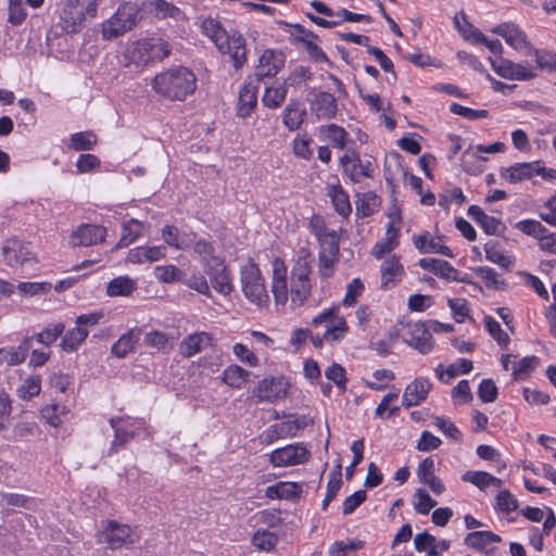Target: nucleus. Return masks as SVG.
I'll return each instance as SVG.
<instances>
[{"instance_id": "nucleus-41", "label": "nucleus", "mask_w": 556, "mask_h": 556, "mask_svg": "<svg viewBox=\"0 0 556 556\" xmlns=\"http://www.w3.org/2000/svg\"><path fill=\"white\" fill-rule=\"evenodd\" d=\"M88 333L89 332L86 328H80L76 325L75 328L70 329L62 338L60 343L61 349L66 353L76 351L79 345L87 339Z\"/></svg>"}, {"instance_id": "nucleus-10", "label": "nucleus", "mask_w": 556, "mask_h": 556, "mask_svg": "<svg viewBox=\"0 0 556 556\" xmlns=\"http://www.w3.org/2000/svg\"><path fill=\"white\" fill-rule=\"evenodd\" d=\"M309 459V452L302 443L288 444L274 450L268 462L273 467H291L305 464Z\"/></svg>"}, {"instance_id": "nucleus-2", "label": "nucleus", "mask_w": 556, "mask_h": 556, "mask_svg": "<svg viewBox=\"0 0 556 556\" xmlns=\"http://www.w3.org/2000/svg\"><path fill=\"white\" fill-rule=\"evenodd\" d=\"M202 31L216 46L218 51L229 54L235 68H240L247 61L245 39L237 31L229 34L222 26L220 22L207 17L202 22Z\"/></svg>"}, {"instance_id": "nucleus-50", "label": "nucleus", "mask_w": 556, "mask_h": 556, "mask_svg": "<svg viewBox=\"0 0 556 556\" xmlns=\"http://www.w3.org/2000/svg\"><path fill=\"white\" fill-rule=\"evenodd\" d=\"M41 391V380L39 376H28L21 387L17 389L18 397L23 400H30L37 396Z\"/></svg>"}, {"instance_id": "nucleus-49", "label": "nucleus", "mask_w": 556, "mask_h": 556, "mask_svg": "<svg viewBox=\"0 0 556 556\" xmlns=\"http://www.w3.org/2000/svg\"><path fill=\"white\" fill-rule=\"evenodd\" d=\"M287 97V88L285 86L268 87L262 98V102L269 109L279 108Z\"/></svg>"}, {"instance_id": "nucleus-20", "label": "nucleus", "mask_w": 556, "mask_h": 556, "mask_svg": "<svg viewBox=\"0 0 556 556\" xmlns=\"http://www.w3.org/2000/svg\"><path fill=\"white\" fill-rule=\"evenodd\" d=\"M285 60L280 52L274 50H266L260 58V63L255 71V77L257 80L270 78L277 75L280 68L283 66Z\"/></svg>"}, {"instance_id": "nucleus-30", "label": "nucleus", "mask_w": 556, "mask_h": 556, "mask_svg": "<svg viewBox=\"0 0 556 556\" xmlns=\"http://www.w3.org/2000/svg\"><path fill=\"white\" fill-rule=\"evenodd\" d=\"M538 162L516 163L501 172V176L511 184L532 178L538 170Z\"/></svg>"}, {"instance_id": "nucleus-47", "label": "nucleus", "mask_w": 556, "mask_h": 556, "mask_svg": "<svg viewBox=\"0 0 556 556\" xmlns=\"http://www.w3.org/2000/svg\"><path fill=\"white\" fill-rule=\"evenodd\" d=\"M403 274V267L399 260L391 257L386 260L381 265V286L387 288L390 282H393L396 276Z\"/></svg>"}, {"instance_id": "nucleus-3", "label": "nucleus", "mask_w": 556, "mask_h": 556, "mask_svg": "<svg viewBox=\"0 0 556 556\" xmlns=\"http://www.w3.org/2000/svg\"><path fill=\"white\" fill-rule=\"evenodd\" d=\"M98 0H66L61 15V27L68 34L80 31L86 22L96 17Z\"/></svg>"}, {"instance_id": "nucleus-36", "label": "nucleus", "mask_w": 556, "mask_h": 556, "mask_svg": "<svg viewBox=\"0 0 556 556\" xmlns=\"http://www.w3.org/2000/svg\"><path fill=\"white\" fill-rule=\"evenodd\" d=\"M137 289V282L128 276H118L109 281L106 294L111 298L129 296Z\"/></svg>"}, {"instance_id": "nucleus-6", "label": "nucleus", "mask_w": 556, "mask_h": 556, "mask_svg": "<svg viewBox=\"0 0 556 556\" xmlns=\"http://www.w3.org/2000/svg\"><path fill=\"white\" fill-rule=\"evenodd\" d=\"M240 281L244 296L257 306L267 305L269 295L265 287V280L258 266L254 262H248L241 267Z\"/></svg>"}, {"instance_id": "nucleus-7", "label": "nucleus", "mask_w": 556, "mask_h": 556, "mask_svg": "<svg viewBox=\"0 0 556 556\" xmlns=\"http://www.w3.org/2000/svg\"><path fill=\"white\" fill-rule=\"evenodd\" d=\"M137 13L135 4L125 3L121 5L115 14L103 23V38L112 40L130 30L137 24Z\"/></svg>"}, {"instance_id": "nucleus-19", "label": "nucleus", "mask_w": 556, "mask_h": 556, "mask_svg": "<svg viewBox=\"0 0 556 556\" xmlns=\"http://www.w3.org/2000/svg\"><path fill=\"white\" fill-rule=\"evenodd\" d=\"M213 341V336L210 332L200 331L191 333L184 338L179 343V353L186 358L192 357L193 355L212 346Z\"/></svg>"}, {"instance_id": "nucleus-23", "label": "nucleus", "mask_w": 556, "mask_h": 556, "mask_svg": "<svg viewBox=\"0 0 556 556\" xmlns=\"http://www.w3.org/2000/svg\"><path fill=\"white\" fill-rule=\"evenodd\" d=\"M501 536L492 531H475L466 535L464 543L475 551L482 553L485 556H491L495 547H490L492 543L501 542Z\"/></svg>"}, {"instance_id": "nucleus-11", "label": "nucleus", "mask_w": 556, "mask_h": 556, "mask_svg": "<svg viewBox=\"0 0 556 556\" xmlns=\"http://www.w3.org/2000/svg\"><path fill=\"white\" fill-rule=\"evenodd\" d=\"M493 71L501 77L511 80H531L538 74L532 66H526L520 63H515L502 56L492 59L489 58Z\"/></svg>"}, {"instance_id": "nucleus-29", "label": "nucleus", "mask_w": 556, "mask_h": 556, "mask_svg": "<svg viewBox=\"0 0 556 556\" xmlns=\"http://www.w3.org/2000/svg\"><path fill=\"white\" fill-rule=\"evenodd\" d=\"M257 104V87L245 84L239 91L237 115L247 118L251 115Z\"/></svg>"}, {"instance_id": "nucleus-61", "label": "nucleus", "mask_w": 556, "mask_h": 556, "mask_svg": "<svg viewBox=\"0 0 556 556\" xmlns=\"http://www.w3.org/2000/svg\"><path fill=\"white\" fill-rule=\"evenodd\" d=\"M252 543L256 548L268 552L275 547L277 538L267 530H257L252 538Z\"/></svg>"}, {"instance_id": "nucleus-15", "label": "nucleus", "mask_w": 556, "mask_h": 556, "mask_svg": "<svg viewBox=\"0 0 556 556\" xmlns=\"http://www.w3.org/2000/svg\"><path fill=\"white\" fill-rule=\"evenodd\" d=\"M343 173L353 182H359L363 177L370 178L374 174L372 162L367 160L362 162L358 153L352 152L351 154H344L340 159Z\"/></svg>"}, {"instance_id": "nucleus-40", "label": "nucleus", "mask_w": 556, "mask_h": 556, "mask_svg": "<svg viewBox=\"0 0 556 556\" xmlns=\"http://www.w3.org/2000/svg\"><path fill=\"white\" fill-rule=\"evenodd\" d=\"M380 198L374 192H366L357 195L356 215L357 217H368L372 215L380 206Z\"/></svg>"}, {"instance_id": "nucleus-48", "label": "nucleus", "mask_w": 556, "mask_h": 556, "mask_svg": "<svg viewBox=\"0 0 556 556\" xmlns=\"http://www.w3.org/2000/svg\"><path fill=\"white\" fill-rule=\"evenodd\" d=\"M529 55L535 56L538 67L549 72H556V53L548 50L536 49L532 46L531 51H528Z\"/></svg>"}, {"instance_id": "nucleus-5", "label": "nucleus", "mask_w": 556, "mask_h": 556, "mask_svg": "<svg viewBox=\"0 0 556 556\" xmlns=\"http://www.w3.org/2000/svg\"><path fill=\"white\" fill-rule=\"evenodd\" d=\"M140 540L137 527L121 523L116 520H105L101 525L98 542L104 543L110 549L128 548Z\"/></svg>"}, {"instance_id": "nucleus-58", "label": "nucleus", "mask_w": 556, "mask_h": 556, "mask_svg": "<svg viewBox=\"0 0 556 556\" xmlns=\"http://www.w3.org/2000/svg\"><path fill=\"white\" fill-rule=\"evenodd\" d=\"M518 505V500L507 489L501 490L496 495V507L504 514L516 510Z\"/></svg>"}, {"instance_id": "nucleus-32", "label": "nucleus", "mask_w": 556, "mask_h": 556, "mask_svg": "<svg viewBox=\"0 0 556 556\" xmlns=\"http://www.w3.org/2000/svg\"><path fill=\"white\" fill-rule=\"evenodd\" d=\"M147 225L138 219L131 218L128 222L124 223L122 226L121 238L116 243L114 249L126 248L131 244L135 240L140 238Z\"/></svg>"}, {"instance_id": "nucleus-37", "label": "nucleus", "mask_w": 556, "mask_h": 556, "mask_svg": "<svg viewBox=\"0 0 556 556\" xmlns=\"http://www.w3.org/2000/svg\"><path fill=\"white\" fill-rule=\"evenodd\" d=\"M139 337L140 330L130 329L112 345L111 353L118 358L125 357L128 353L134 351L139 341Z\"/></svg>"}, {"instance_id": "nucleus-34", "label": "nucleus", "mask_w": 556, "mask_h": 556, "mask_svg": "<svg viewBox=\"0 0 556 556\" xmlns=\"http://www.w3.org/2000/svg\"><path fill=\"white\" fill-rule=\"evenodd\" d=\"M33 345V337H25L18 346L11 349H0L1 357L7 366H14L23 363Z\"/></svg>"}, {"instance_id": "nucleus-26", "label": "nucleus", "mask_w": 556, "mask_h": 556, "mask_svg": "<svg viewBox=\"0 0 556 556\" xmlns=\"http://www.w3.org/2000/svg\"><path fill=\"white\" fill-rule=\"evenodd\" d=\"M311 111L319 119H330L338 111L337 99L333 94L320 91L311 100Z\"/></svg>"}, {"instance_id": "nucleus-16", "label": "nucleus", "mask_w": 556, "mask_h": 556, "mask_svg": "<svg viewBox=\"0 0 556 556\" xmlns=\"http://www.w3.org/2000/svg\"><path fill=\"white\" fill-rule=\"evenodd\" d=\"M492 33L504 38L506 43L515 50H526L528 52L532 49L527 34L515 23L508 22L500 24L492 29Z\"/></svg>"}, {"instance_id": "nucleus-18", "label": "nucleus", "mask_w": 556, "mask_h": 556, "mask_svg": "<svg viewBox=\"0 0 556 556\" xmlns=\"http://www.w3.org/2000/svg\"><path fill=\"white\" fill-rule=\"evenodd\" d=\"M418 265L425 269L433 273L435 276L445 279L447 281H459L468 282L465 277L460 276V273L454 268L447 261L425 257L420 258Z\"/></svg>"}, {"instance_id": "nucleus-56", "label": "nucleus", "mask_w": 556, "mask_h": 556, "mask_svg": "<svg viewBox=\"0 0 556 556\" xmlns=\"http://www.w3.org/2000/svg\"><path fill=\"white\" fill-rule=\"evenodd\" d=\"M515 228L525 235L533 237L538 241L539 238H541L544 232H547V228L540 222L534 219L519 220L518 223L515 224Z\"/></svg>"}, {"instance_id": "nucleus-46", "label": "nucleus", "mask_w": 556, "mask_h": 556, "mask_svg": "<svg viewBox=\"0 0 556 556\" xmlns=\"http://www.w3.org/2000/svg\"><path fill=\"white\" fill-rule=\"evenodd\" d=\"M191 248H193V252L200 256L202 266H204V263L212 262L213 257H220V255L216 254L213 243L204 238H200L197 232Z\"/></svg>"}, {"instance_id": "nucleus-35", "label": "nucleus", "mask_w": 556, "mask_h": 556, "mask_svg": "<svg viewBox=\"0 0 556 556\" xmlns=\"http://www.w3.org/2000/svg\"><path fill=\"white\" fill-rule=\"evenodd\" d=\"M414 244L421 253H438L447 257L454 256L447 245L440 244L433 238H430L429 232L414 237Z\"/></svg>"}, {"instance_id": "nucleus-43", "label": "nucleus", "mask_w": 556, "mask_h": 556, "mask_svg": "<svg viewBox=\"0 0 556 556\" xmlns=\"http://www.w3.org/2000/svg\"><path fill=\"white\" fill-rule=\"evenodd\" d=\"M328 194L331 198L336 212L343 217H348L352 212V206L349 195L342 187L339 185L332 186Z\"/></svg>"}, {"instance_id": "nucleus-60", "label": "nucleus", "mask_w": 556, "mask_h": 556, "mask_svg": "<svg viewBox=\"0 0 556 556\" xmlns=\"http://www.w3.org/2000/svg\"><path fill=\"white\" fill-rule=\"evenodd\" d=\"M153 8L155 15L160 18L170 17L177 20L182 14L179 8L166 0H154Z\"/></svg>"}, {"instance_id": "nucleus-53", "label": "nucleus", "mask_w": 556, "mask_h": 556, "mask_svg": "<svg viewBox=\"0 0 556 556\" xmlns=\"http://www.w3.org/2000/svg\"><path fill=\"white\" fill-rule=\"evenodd\" d=\"M483 321L490 336L498 343V345L506 348L509 343V337L501 328V325L492 316H485Z\"/></svg>"}, {"instance_id": "nucleus-17", "label": "nucleus", "mask_w": 556, "mask_h": 556, "mask_svg": "<svg viewBox=\"0 0 556 556\" xmlns=\"http://www.w3.org/2000/svg\"><path fill=\"white\" fill-rule=\"evenodd\" d=\"M106 229L99 225L83 224L72 232L71 241L74 247H90L104 241Z\"/></svg>"}, {"instance_id": "nucleus-13", "label": "nucleus", "mask_w": 556, "mask_h": 556, "mask_svg": "<svg viewBox=\"0 0 556 556\" xmlns=\"http://www.w3.org/2000/svg\"><path fill=\"white\" fill-rule=\"evenodd\" d=\"M311 424H313V420L307 416H295L293 419L275 424L266 431L265 441L271 443L277 439L293 438L299 430L306 428Z\"/></svg>"}, {"instance_id": "nucleus-39", "label": "nucleus", "mask_w": 556, "mask_h": 556, "mask_svg": "<svg viewBox=\"0 0 556 556\" xmlns=\"http://www.w3.org/2000/svg\"><path fill=\"white\" fill-rule=\"evenodd\" d=\"M485 257L488 261L497 264L505 270H509L515 263V258L506 255L497 242L489 241L484 244Z\"/></svg>"}, {"instance_id": "nucleus-54", "label": "nucleus", "mask_w": 556, "mask_h": 556, "mask_svg": "<svg viewBox=\"0 0 556 556\" xmlns=\"http://www.w3.org/2000/svg\"><path fill=\"white\" fill-rule=\"evenodd\" d=\"M475 273L481 278L486 288L501 289L503 286H506L505 281L501 280L497 273L491 267L480 266L475 268Z\"/></svg>"}, {"instance_id": "nucleus-22", "label": "nucleus", "mask_w": 556, "mask_h": 556, "mask_svg": "<svg viewBox=\"0 0 556 556\" xmlns=\"http://www.w3.org/2000/svg\"><path fill=\"white\" fill-rule=\"evenodd\" d=\"M4 261L10 266L23 265L31 260V253L28 247L16 238L4 241L2 247Z\"/></svg>"}, {"instance_id": "nucleus-59", "label": "nucleus", "mask_w": 556, "mask_h": 556, "mask_svg": "<svg viewBox=\"0 0 556 556\" xmlns=\"http://www.w3.org/2000/svg\"><path fill=\"white\" fill-rule=\"evenodd\" d=\"M64 329L65 326L62 323L51 325L39 332L36 336V339L39 343L49 346L58 340V338L64 332Z\"/></svg>"}, {"instance_id": "nucleus-42", "label": "nucleus", "mask_w": 556, "mask_h": 556, "mask_svg": "<svg viewBox=\"0 0 556 556\" xmlns=\"http://www.w3.org/2000/svg\"><path fill=\"white\" fill-rule=\"evenodd\" d=\"M341 463L338 462L333 470L329 475V481L327 483V492L325 498L323 500L321 508L324 510L327 509L332 500L336 498L338 492L342 486V473H341Z\"/></svg>"}, {"instance_id": "nucleus-64", "label": "nucleus", "mask_w": 556, "mask_h": 556, "mask_svg": "<svg viewBox=\"0 0 556 556\" xmlns=\"http://www.w3.org/2000/svg\"><path fill=\"white\" fill-rule=\"evenodd\" d=\"M327 139L331 142L332 147L343 149L345 147L348 132L336 124H330L325 128Z\"/></svg>"}, {"instance_id": "nucleus-8", "label": "nucleus", "mask_w": 556, "mask_h": 556, "mask_svg": "<svg viewBox=\"0 0 556 556\" xmlns=\"http://www.w3.org/2000/svg\"><path fill=\"white\" fill-rule=\"evenodd\" d=\"M169 54L168 43L162 39L146 38L138 40L131 51V61L137 65L162 61Z\"/></svg>"}, {"instance_id": "nucleus-33", "label": "nucleus", "mask_w": 556, "mask_h": 556, "mask_svg": "<svg viewBox=\"0 0 556 556\" xmlns=\"http://www.w3.org/2000/svg\"><path fill=\"white\" fill-rule=\"evenodd\" d=\"M464 482H469L476 485L481 491L489 486L501 489L503 486L502 479L492 476L486 471L468 470L462 476Z\"/></svg>"}, {"instance_id": "nucleus-14", "label": "nucleus", "mask_w": 556, "mask_h": 556, "mask_svg": "<svg viewBox=\"0 0 556 556\" xmlns=\"http://www.w3.org/2000/svg\"><path fill=\"white\" fill-rule=\"evenodd\" d=\"M288 383L283 377H267L261 380L254 390L258 402H275L287 395Z\"/></svg>"}, {"instance_id": "nucleus-57", "label": "nucleus", "mask_w": 556, "mask_h": 556, "mask_svg": "<svg viewBox=\"0 0 556 556\" xmlns=\"http://www.w3.org/2000/svg\"><path fill=\"white\" fill-rule=\"evenodd\" d=\"M143 341L146 345L159 351H165L166 349L172 348L169 344V337L165 332L159 330L146 333Z\"/></svg>"}, {"instance_id": "nucleus-4", "label": "nucleus", "mask_w": 556, "mask_h": 556, "mask_svg": "<svg viewBox=\"0 0 556 556\" xmlns=\"http://www.w3.org/2000/svg\"><path fill=\"white\" fill-rule=\"evenodd\" d=\"M311 253L302 249L291 271L290 299L295 306H301L311 294Z\"/></svg>"}, {"instance_id": "nucleus-55", "label": "nucleus", "mask_w": 556, "mask_h": 556, "mask_svg": "<svg viewBox=\"0 0 556 556\" xmlns=\"http://www.w3.org/2000/svg\"><path fill=\"white\" fill-rule=\"evenodd\" d=\"M67 412L66 406L60 404H47L41 408L42 417L53 427H58L62 422L61 417Z\"/></svg>"}, {"instance_id": "nucleus-25", "label": "nucleus", "mask_w": 556, "mask_h": 556, "mask_svg": "<svg viewBox=\"0 0 556 556\" xmlns=\"http://www.w3.org/2000/svg\"><path fill=\"white\" fill-rule=\"evenodd\" d=\"M162 238L169 247L176 250H189L195 239L194 231L180 230L178 227L167 225L162 230Z\"/></svg>"}, {"instance_id": "nucleus-1", "label": "nucleus", "mask_w": 556, "mask_h": 556, "mask_svg": "<svg viewBox=\"0 0 556 556\" xmlns=\"http://www.w3.org/2000/svg\"><path fill=\"white\" fill-rule=\"evenodd\" d=\"M160 97L170 101H185L197 89V77L185 66H174L157 73L151 83Z\"/></svg>"}, {"instance_id": "nucleus-12", "label": "nucleus", "mask_w": 556, "mask_h": 556, "mask_svg": "<svg viewBox=\"0 0 556 556\" xmlns=\"http://www.w3.org/2000/svg\"><path fill=\"white\" fill-rule=\"evenodd\" d=\"M406 344L417 350L421 354H428L433 348L432 336L426 323L417 321L407 325V330L403 336Z\"/></svg>"}, {"instance_id": "nucleus-9", "label": "nucleus", "mask_w": 556, "mask_h": 556, "mask_svg": "<svg viewBox=\"0 0 556 556\" xmlns=\"http://www.w3.org/2000/svg\"><path fill=\"white\" fill-rule=\"evenodd\" d=\"M203 270L216 292L225 296L231 294L233 291L232 277L223 256L213 257L212 262L204 263Z\"/></svg>"}, {"instance_id": "nucleus-21", "label": "nucleus", "mask_w": 556, "mask_h": 556, "mask_svg": "<svg viewBox=\"0 0 556 556\" xmlns=\"http://www.w3.org/2000/svg\"><path fill=\"white\" fill-rule=\"evenodd\" d=\"M271 292L277 304H286L289 296L287 267L280 258H275L273 263Z\"/></svg>"}, {"instance_id": "nucleus-27", "label": "nucleus", "mask_w": 556, "mask_h": 556, "mask_svg": "<svg viewBox=\"0 0 556 556\" xmlns=\"http://www.w3.org/2000/svg\"><path fill=\"white\" fill-rule=\"evenodd\" d=\"M468 215L483 229L486 235L500 236L504 232V224L496 217L488 215L478 205L468 207Z\"/></svg>"}, {"instance_id": "nucleus-24", "label": "nucleus", "mask_w": 556, "mask_h": 556, "mask_svg": "<svg viewBox=\"0 0 556 556\" xmlns=\"http://www.w3.org/2000/svg\"><path fill=\"white\" fill-rule=\"evenodd\" d=\"M431 382L427 378H417L410 382L404 391L402 404L406 408L416 406L427 399L430 390Z\"/></svg>"}, {"instance_id": "nucleus-63", "label": "nucleus", "mask_w": 556, "mask_h": 556, "mask_svg": "<svg viewBox=\"0 0 556 556\" xmlns=\"http://www.w3.org/2000/svg\"><path fill=\"white\" fill-rule=\"evenodd\" d=\"M319 255H327L330 257L339 256V240L334 232L325 233L323 237H319Z\"/></svg>"}, {"instance_id": "nucleus-28", "label": "nucleus", "mask_w": 556, "mask_h": 556, "mask_svg": "<svg viewBox=\"0 0 556 556\" xmlns=\"http://www.w3.org/2000/svg\"><path fill=\"white\" fill-rule=\"evenodd\" d=\"M417 477L419 482L428 485L434 494L440 495L444 492V484L435 476L434 460L432 457H426L421 460L417 468Z\"/></svg>"}, {"instance_id": "nucleus-31", "label": "nucleus", "mask_w": 556, "mask_h": 556, "mask_svg": "<svg viewBox=\"0 0 556 556\" xmlns=\"http://www.w3.org/2000/svg\"><path fill=\"white\" fill-rule=\"evenodd\" d=\"M302 488L296 482L280 481L267 486L265 496L270 500H294L300 497Z\"/></svg>"}, {"instance_id": "nucleus-38", "label": "nucleus", "mask_w": 556, "mask_h": 556, "mask_svg": "<svg viewBox=\"0 0 556 556\" xmlns=\"http://www.w3.org/2000/svg\"><path fill=\"white\" fill-rule=\"evenodd\" d=\"M306 115V110L298 101H291L283 110V125L291 131L299 129Z\"/></svg>"}, {"instance_id": "nucleus-45", "label": "nucleus", "mask_w": 556, "mask_h": 556, "mask_svg": "<svg viewBox=\"0 0 556 556\" xmlns=\"http://www.w3.org/2000/svg\"><path fill=\"white\" fill-rule=\"evenodd\" d=\"M249 371L238 365L228 366L223 372V381L235 389H240L245 383Z\"/></svg>"}, {"instance_id": "nucleus-62", "label": "nucleus", "mask_w": 556, "mask_h": 556, "mask_svg": "<svg viewBox=\"0 0 556 556\" xmlns=\"http://www.w3.org/2000/svg\"><path fill=\"white\" fill-rule=\"evenodd\" d=\"M182 275V270L175 265L155 267V277L162 282L173 283L179 281Z\"/></svg>"}, {"instance_id": "nucleus-52", "label": "nucleus", "mask_w": 556, "mask_h": 556, "mask_svg": "<svg viewBox=\"0 0 556 556\" xmlns=\"http://www.w3.org/2000/svg\"><path fill=\"white\" fill-rule=\"evenodd\" d=\"M414 544L418 552H426L428 556H439V552L435 548V538L428 532L416 534Z\"/></svg>"}, {"instance_id": "nucleus-51", "label": "nucleus", "mask_w": 556, "mask_h": 556, "mask_svg": "<svg viewBox=\"0 0 556 556\" xmlns=\"http://www.w3.org/2000/svg\"><path fill=\"white\" fill-rule=\"evenodd\" d=\"M349 331V326L343 316L332 319V327H327L324 338L326 341L337 342L344 338Z\"/></svg>"}, {"instance_id": "nucleus-44", "label": "nucleus", "mask_w": 556, "mask_h": 556, "mask_svg": "<svg viewBox=\"0 0 556 556\" xmlns=\"http://www.w3.org/2000/svg\"><path fill=\"white\" fill-rule=\"evenodd\" d=\"M98 143L93 131H80L71 136L68 148L74 151H89Z\"/></svg>"}]
</instances>
